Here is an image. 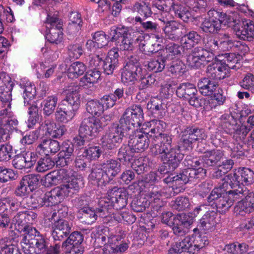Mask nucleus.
<instances>
[{"instance_id":"obj_1","label":"nucleus","mask_w":254,"mask_h":254,"mask_svg":"<svg viewBox=\"0 0 254 254\" xmlns=\"http://www.w3.org/2000/svg\"><path fill=\"white\" fill-rule=\"evenodd\" d=\"M185 162L187 163L188 167L187 169L184 170L177 175L169 176L163 179L164 183L172 184V186L168 187L167 189L172 190L173 196L185 190V184L193 181L194 179H200L203 178L206 173V170L201 167L196 169L200 164L199 160L196 158L190 160V157H187Z\"/></svg>"},{"instance_id":"obj_2","label":"nucleus","mask_w":254,"mask_h":254,"mask_svg":"<svg viewBox=\"0 0 254 254\" xmlns=\"http://www.w3.org/2000/svg\"><path fill=\"white\" fill-rule=\"evenodd\" d=\"M120 163L116 160L110 159L101 165L94 164L89 176L92 184L98 187L105 186L120 171Z\"/></svg>"},{"instance_id":"obj_3","label":"nucleus","mask_w":254,"mask_h":254,"mask_svg":"<svg viewBox=\"0 0 254 254\" xmlns=\"http://www.w3.org/2000/svg\"><path fill=\"white\" fill-rule=\"evenodd\" d=\"M167 188L168 187L164 189L163 191H160L157 189L153 188V190L148 192L144 197L134 198L131 203L132 209L134 211L141 212L150 205L154 211L158 212L163 205L160 197L163 195L166 197L173 195L172 190H169Z\"/></svg>"},{"instance_id":"obj_4","label":"nucleus","mask_w":254,"mask_h":254,"mask_svg":"<svg viewBox=\"0 0 254 254\" xmlns=\"http://www.w3.org/2000/svg\"><path fill=\"white\" fill-rule=\"evenodd\" d=\"M110 35L112 37L111 41L115 42L117 51L132 50L133 42L142 41L143 38L138 31L125 27L111 28Z\"/></svg>"},{"instance_id":"obj_5","label":"nucleus","mask_w":254,"mask_h":254,"mask_svg":"<svg viewBox=\"0 0 254 254\" xmlns=\"http://www.w3.org/2000/svg\"><path fill=\"white\" fill-rule=\"evenodd\" d=\"M102 126L99 120L93 117L84 118L79 129V135L73 139V143L79 148H82L90 139L95 137Z\"/></svg>"},{"instance_id":"obj_6","label":"nucleus","mask_w":254,"mask_h":254,"mask_svg":"<svg viewBox=\"0 0 254 254\" xmlns=\"http://www.w3.org/2000/svg\"><path fill=\"white\" fill-rule=\"evenodd\" d=\"M143 120V112L141 106L133 105L126 109L118 125L126 132L132 128L140 127Z\"/></svg>"},{"instance_id":"obj_7","label":"nucleus","mask_w":254,"mask_h":254,"mask_svg":"<svg viewBox=\"0 0 254 254\" xmlns=\"http://www.w3.org/2000/svg\"><path fill=\"white\" fill-rule=\"evenodd\" d=\"M226 177L229 185L237 190L246 188L244 185L248 186L254 182V172L248 168L240 167L235 169Z\"/></svg>"},{"instance_id":"obj_8","label":"nucleus","mask_w":254,"mask_h":254,"mask_svg":"<svg viewBox=\"0 0 254 254\" xmlns=\"http://www.w3.org/2000/svg\"><path fill=\"white\" fill-rule=\"evenodd\" d=\"M153 5L166 16H169V11H172L174 12L175 16L184 22H188L191 18V13L188 10L180 5L175 4L172 0H154Z\"/></svg>"},{"instance_id":"obj_9","label":"nucleus","mask_w":254,"mask_h":254,"mask_svg":"<svg viewBox=\"0 0 254 254\" xmlns=\"http://www.w3.org/2000/svg\"><path fill=\"white\" fill-rule=\"evenodd\" d=\"M214 54L201 47L193 48L187 56V64L191 67L199 68L213 61Z\"/></svg>"},{"instance_id":"obj_10","label":"nucleus","mask_w":254,"mask_h":254,"mask_svg":"<svg viewBox=\"0 0 254 254\" xmlns=\"http://www.w3.org/2000/svg\"><path fill=\"white\" fill-rule=\"evenodd\" d=\"M207 136L201 128L192 126L187 127L181 132L179 144L185 149L192 148V144L206 139Z\"/></svg>"},{"instance_id":"obj_11","label":"nucleus","mask_w":254,"mask_h":254,"mask_svg":"<svg viewBox=\"0 0 254 254\" xmlns=\"http://www.w3.org/2000/svg\"><path fill=\"white\" fill-rule=\"evenodd\" d=\"M118 124H112L100 139V145L104 149H114L121 143L126 132Z\"/></svg>"},{"instance_id":"obj_12","label":"nucleus","mask_w":254,"mask_h":254,"mask_svg":"<svg viewBox=\"0 0 254 254\" xmlns=\"http://www.w3.org/2000/svg\"><path fill=\"white\" fill-rule=\"evenodd\" d=\"M142 69L138 61L131 57L123 69L121 75L122 82L125 85H132L142 76Z\"/></svg>"},{"instance_id":"obj_13","label":"nucleus","mask_w":254,"mask_h":254,"mask_svg":"<svg viewBox=\"0 0 254 254\" xmlns=\"http://www.w3.org/2000/svg\"><path fill=\"white\" fill-rule=\"evenodd\" d=\"M63 23L61 20L55 15L48 14L46 18V27L49 29V33L46 35V38L50 43L58 44L63 40Z\"/></svg>"},{"instance_id":"obj_14","label":"nucleus","mask_w":254,"mask_h":254,"mask_svg":"<svg viewBox=\"0 0 254 254\" xmlns=\"http://www.w3.org/2000/svg\"><path fill=\"white\" fill-rule=\"evenodd\" d=\"M240 198L242 200L238 201L234 208L237 215L244 216L254 210V191H250L247 188L239 190Z\"/></svg>"},{"instance_id":"obj_15","label":"nucleus","mask_w":254,"mask_h":254,"mask_svg":"<svg viewBox=\"0 0 254 254\" xmlns=\"http://www.w3.org/2000/svg\"><path fill=\"white\" fill-rule=\"evenodd\" d=\"M235 65L225 64L223 61L215 59L211 64L207 68V73L208 77L217 81L228 77L230 68H234Z\"/></svg>"},{"instance_id":"obj_16","label":"nucleus","mask_w":254,"mask_h":254,"mask_svg":"<svg viewBox=\"0 0 254 254\" xmlns=\"http://www.w3.org/2000/svg\"><path fill=\"white\" fill-rule=\"evenodd\" d=\"M194 244L193 237L188 236L172 245L169 254H191L196 249H200L203 246Z\"/></svg>"},{"instance_id":"obj_17","label":"nucleus","mask_w":254,"mask_h":254,"mask_svg":"<svg viewBox=\"0 0 254 254\" xmlns=\"http://www.w3.org/2000/svg\"><path fill=\"white\" fill-rule=\"evenodd\" d=\"M83 185L82 179L81 178H70L65 184L54 189L52 194L57 196L60 202L65 196L73 193L72 190H77Z\"/></svg>"},{"instance_id":"obj_18","label":"nucleus","mask_w":254,"mask_h":254,"mask_svg":"<svg viewBox=\"0 0 254 254\" xmlns=\"http://www.w3.org/2000/svg\"><path fill=\"white\" fill-rule=\"evenodd\" d=\"M239 190L229 186V189L224 191L219 199L215 202L217 210L222 213L225 212L233 205V202L240 199Z\"/></svg>"},{"instance_id":"obj_19","label":"nucleus","mask_w":254,"mask_h":254,"mask_svg":"<svg viewBox=\"0 0 254 254\" xmlns=\"http://www.w3.org/2000/svg\"><path fill=\"white\" fill-rule=\"evenodd\" d=\"M248 132L247 128L245 127H243L240 130H237L234 134L233 137L236 139V142L229 146L231 150V156L232 158L238 159L244 157L246 150L245 147H246V144L243 141V139Z\"/></svg>"},{"instance_id":"obj_20","label":"nucleus","mask_w":254,"mask_h":254,"mask_svg":"<svg viewBox=\"0 0 254 254\" xmlns=\"http://www.w3.org/2000/svg\"><path fill=\"white\" fill-rule=\"evenodd\" d=\"M146 133L147 131L142 130L141 128L132 132L129 136L128 144L134 151L143 152L148 147L149 140Z\"/></svg>"},{"instance_id":"obj_21","label":"nucleus","mask_w":254,"mask_h":254,"mask_svg":"<svg viewBox=\"0 0 254 254\" xmlns=\"http://www.w3.org/2000/svg\"><path fill=\"white\" fill-rule=\"evenodd\" d=\"M180 147L182 146L180 144L175 145L158 154L163 163L168 164L172 170L177 168L184 158V154L180 152Z\"/></svg>"},{"instance_id":"obj_22","label":"nucleus","mask_w":254,"mask_h":254,"mask_svg":"<svg viewBox=\"0 0 254 254\" xmlns=\"http://www.w3.org/2000/svg\"><path fill=\"white\" fill-rule=\"evenodd\" d=\"M37 215L30 209L19 211L16 213L12 219V223L18 231H22L26 227L31 226L37 218Z\"/></svg>"},{"instance_id":"obj_23","label":"nucleus","mask_w":254,"mask_h":254,"mask_svg":"<svg viewBox=\"0 0 254 254\" xmlns=\"http://www.w3.org/2000/svg\"><path fill=\"white\" fill-rule=\"evenodd\" d=\"M161 12V17L159 20L165 24L162 28L165 37L173 41H176L179 39L180 33V27L181 24L174 20H170Z\"/></svg>"},{"instance_id":"obj_24","label":"nucleus","mask_w":254,"mask_h":254,"mask_svg":"<svg viewBox=\"0 0 254 254\" xmlns=\"http://www.w3.org/2000/svg\"><path fill=\"white\" fill-rule=\"evenodd\" d=\"M72 223L66 220L60 219L52 226V236L55 241H61L71 231Z\"/></svg>"},{"instance_id":"obj_25","label":"nucleus","mask_w":254,"mask_h":254,"mask_svg":"<svg viewBox=\"0 0 254 254\" xmlns=\"http://www.w3.org/2000/svg\"><path fill=\"white\" fill-rule=\"evenodd\" d=\"M2 108L0 111V121H1L2 125H4L10 131H17L18 130V121L14 117L11 111V101L9 105L6 103H1Z\"/></svg>"},{"instance_id":"obj_26","label":"nucleus","mask_w":254,"mask_h":254,"mask_svg":"<svg viewBox=\"0 0 254 254\" xmlns=\"http://www.w3.org/2000/svg\"><path fill=\"white\" fill-rule=\"evenodd\" d=\"M13 82L11 78L4 72H0V100L1 103H6L9 105L11 101V91Z\"/></svg>"},{"instance_id":"obj_27","label":"nucleus","mask_w":254,"mask_h":254,"mask_svg":"<svg viewBox=\"0 0 254 254\" xmlns=\"http://www.w3.org/2000/svg\"><path fill=\"white\" fill-rule=\"evenodd\" d=\"M208 18H205L202 22L200 28L206 33H214L221 29L220 22L219 21L218 11L213 9L208 11Z\"/></svg>"},{"instance_id":"obj_28","label":"nucleus","mask_w":254,"mask_h":254,"mask_svg":"<svg viewBox=\"0 0 254 254\" xmlns=\"http://www.w3.org/2000/svg\"><path fill=\"white\" fill-rule=\"evenodd\" d=\"M224 151L220 149H212L205 151L201 156V162L204 167H213L219 165L223 159Z\"/></svg>"},{"instance_id":"obj_29","label":"nucleus","mask_w":254,"mask_h":254,"mask_svg":"<svg viewBox=\"0 0 254 254\" xmlns=\"http://www.w3.org/2000/svg\"><path fill=\"white\" fill-rule=\"evenodd\" d=\"M166 127L165 123L160 120H153L143 124L141 129L146 131L147 134L152 136L154 139L163 133L164 130Z\"/></svg>"},{"instance_id":"obj_30","label":"nucleus","mask_w":254,"mask_h":254,"mask_svg":"<svg viewBox=\"0 0 254 254\" xmlns=\"http://www.w3.org/2000/svg\"><path fill=\"white\" fill-rule=\"evenodd\" d=\"M160 141L152 145L150 147V152L152 155L156 156L161 153L167 151L172 146V138L171 135L167 133H163L155 139V140Z\"/></svg>"},{"instance_id":"obj_31","label":"nucleus","mask_w":254,"mask_h":254,"mask_svg":"<svg viewBox=\"0 0 254 254\" xmlns=\"http://www.w3.org/2000/svg\"><path fill=\"white\" fill-rule=\"evenodd\" d=\"M60 150L59 142L57 140L51 139H43L36 148L37 152L46 156L50 154H55Z\"/></svg>"},{"instance_id":"obj_32","label":"nucleus","mask_w":254,"mask_h":254,"mask_svg":"<svg viewBox=\"0 0 254 254\" xmlns=\"http://www.w3.org/2000/svg\"><path fill=\"white\" fill-rule=\"evenodd\" d=\"M109 193L111 196L113 210H120L127 205V197L126 191L115 187L110 190Z\"/></svg>"},{"instance_id":"obj_33","label":"nucleus","mask_w":254,"mask_h":254,"mask_svg":"<svg viewBox=\"0 0 254 254\" xmlns=\"http://www.w3.org/2000/svg\"><path fill=\"white\" fill-rule=\"evenodd\" d=\"M235 32L238 38L252 41L254 38V22L252 21L243 22L240 27H236Z\"/></svg>"},{"instance_id":"obj_34","label":"nucleus","mask_w":254,"mask_h":254,"mask_svg":"<svg viewBox=\"0 0 254 254\" xmlns=\"http://www.w3.org/2000/svg\"><path fill=\"white\" fill-rule=\"evenodd\" d=\"M119 54L116 49H111L107 57L103 62L104 72L108 75L113 74L114 70L118 67Z\"/></svg>"},{"instance_id":"obj_35","label":"nucleus","mask_w":254,"mask_h":254,"mask_svg":"<svg viewBox=\"0 0 254 254\" xmlns=\"http://www.w3.org/2000/svg\"><path fill=\"white\" fill-rule=\"evenodd\" d=\"M77 112L66 106L65 103L59 105L55 112V119L58 123H67L71 121Z\"/></svg>"},{"instance_id":"obj_36","label":"nucleus","mask_w":254,"mask_h":254,"mask_svg":"<svg viewBox=\"0 0 254 254\" xmlns=\"http://www.w3.org/2000/svg\"><path fill=\"white\" fill-rule=\"evenodd\" d=\"M70 176V170L61 169L48 174L45 178V181L50 185H56L62 182L66 183Z\"/></svg>"},{"instance_id":"obj_37","label":"nucleus","mask_w":254,"mask_h":254,"mask_svg":"<svg viewBox=\"0 0 254 254\" xmlns=\"http://www.w3.org/2000/svg\"><path fill=\"white\" fill-rule=\"evenodd\" d=\"M54 189L51 191L47 192L45 194L41 195L33 199L32 207L34 208L41 207L44 206H49L57 204L60 202L59 198L57 196L52 194Z\"/></svg>"},{"instance_id":"obj_38","label":"nucleus","mask_w":254,"mask_h":254,"mask_svg":"<svg viewBox=\"0 0 254 254\" xmlns=\"http://www.w3.org/2000/svg\"><path fill=\"white\" fill-rule=\"evenodd\" d=\"M108 196H104L99 198L98 202V207L97 208V213L100 217H108L112 216L113 212L111 196L108 192Z\"/></svg>"},{"instance_id":"obj_39","label":"nucleus","mask_w":254,"mask_h":254,"mask_svg":"<svg viewBox=\"0 0 254 254\" xmlns=\"http://www.w3.org/2000/svg\"><path fill=\"white\" fill-rule=\"evenodd\" d=\"M218 86V82L210 78L209 77L200 79L197 83L199 91L204 96L212 95Z\"/></svg>"},{"instance_id":"obj_40","label":"nucleus","mask_w":254,"mask_h":254,"mask_svg":"<svg viewBox=\"0 0 254 254\" xmlns=\"http://www.w3.org/2000/svg\"><path fill=\"white\" fill-rule=\"evenodd\" d=\"M216 211H208L199 221L198 226L204 231H208L213 230L217 224Z\"/></svg>"},{"instance_id":"obj_41","label":"nucleus","mask_w":254,"mask_h":254,"mask_svg":"<svg viewBox=\"0 0 254 254\" xmlns=\"http://www.w3.org/2000/svg\"><path fill=\"white\" fill-rule=\"evenodd\" d=\"M18 240L5 237L0 239V249L4 254H21L17 247Z\"/></svg>"},{"instance_id":"obj_42","label":"nucleus","mask_w":254,"mask_h":254,"mask_svg":"<svg viewBox=\"0 0 254 254\" xmlns=\"http://www.w3.org/2000/svg\"><path fill=\"white\" fill-rule=\"evenodd\" d=\"M63 103H65L66 106L77 112L80 105V100L76 87H72L68 90Z\"/></svg>"},{"instance_id":"obj_43","label":"nucleus","mask_w":254,"mask_h":254,"mask_svg":"<svg viewBox=\"0 0 254 254\" xmlns=\"http://www.w3.org/2000/svg\"><path fill=\"white\" fill-rule=\"evenodd\" d=\"M109 234V229L107 227L99 226L93 229L91 237L94 238L95 243L101 247L107 244Z\"/></svg>"},{"instance_id":"obj_44","label":"nucleus","mask_w":254,"mask_h":254,"mask_svg":"<svg viewBox=\"0 0 254 254\" xmlns=\"http://www.w3.org/2000/svg\"><path fill=\"white\" fill-rule=\"evenodd\" d=\"M221 124L222 128L227 133H234L235 134L237 130H240L242 127L238 128L237 121L233 116L230 114H224L220 117ZM243 126H242L243 127Z\"/></svg>"},{"instance_id":"obj_45","label":"nucleus","mask_w":254,"mask_h":254,"mask_svg":"<svg viewBox=\"0 0 254 254\" xmlns=\"http://www.w3.org/2000/svg\"><path fill=\"white\" fill-rule=\"evenodd\" d=\"M147 108L153 114L163 116L166 111L167 105L163 100L157 97L152 98L147 104Z\"/></svg>"},{"instance_id":"obj_46","label":"nucleus","mask_w":254,"mask_h":254,"mask_svg":"<svg viewBox=\"0 0 254 254\" xmlns=\"http://www.w3.org/2000/svg\"><path fill=\"white\" fill-rule=\"evenodd\" d=\"M201 40V36L197 32L192 30L182 36L181 41L184 47L190 49L199 43Z\"/></svg>"},{"instance_id":"obj_47","label":"nucleus","mask_w":254,"mask_h":254,"mask_svg":"<svg viewBox=\"0 0 254 254\" xmlns=\"http://www.w3.org/2000/svg\"><path fill=\"white\" fill-rule=\"evenodd\" d=\"M197 90L195 86L190 83L181 84L176 90V94L180 98H185L187 99L195 95Z\"/></svg>"},{"instance_id":"obj_48","label":"nucleus","mask_w":254,"mask_h":254,"mask_svg":"<svg viewBox=\"0 0 254 254\" xmlns=\"http://www.w3.org/2000/svg\"><path fill=\"white\" fill-rule=\"evenodd\" d=\"M222 183L219 185V187L215 188L213 190L207 198L209 203L214 201L211 204L213 208L215 207V202H217L218 199H219L224 191L229 189V183L224 180H222Z\"/></svg>"},{"instance_id":"obj_49","label":"nucleus","mask_w":254,"mask_h":254,"mask_svg":"<svg viewBox=\"0 0 254 254\" xmlns=\"http://www.w3.org/2000/svg\"><path fill=\"white\" fill-rule=\"evenodd\" d=\"M86 111L93 117H99L104 111L103 106L100 101L90 99L87 101L85 105Z\"/></svg>"},{"instance_id":"obj_50","label":"nucleus","mask_w":254,"mask_h":254,"mask_svg":"<svg viewBox=\"0 0 254 254\" xmlns=\"http://www.w3.org/2000/svg\"><path fill=\"white\" fill-rule=\"evenodd\" d=\"M57 102L58 98L54 95L48 96L42 102L41 105L44 116L49 117L54 113Z\"/></svg>"},{"instance_id":"obj_51","label":"nucleus","mask_w":254,"mask_h":254,"mask_svg":"<svg viewBox=\"0 0 254 254\" xmlns=\"http://www.w3.org/2000/svg\"><path fill=\"white\" fill-rule=\"evenodd\" d=\"M22 231H23L24 234L21 240V244H31L33 245L38 236L42 235L35 228L31 226L26 227V229L23 230Z\"/></svg>"},{"instance_id":"obj_52","label":"nucleus","mask_w":254,"mask_h":254,"mask_svg":"<svg viewBox=\"0 0 254 254\" xmlns=\"http://www.w3.org/2000/svg\"><path fill=\"white\" fill-rule=\"evenodd\" d=\"M86 70V66L82 62H75L69 67L67 76L70 78H77L83 75Z\"/></svg>"},{"instance_id":"obj_53","label":"nucleus","mask_w":254,"mask_h":254,"mask_svg":"<svg viewBox=\"0 0 254 254\" xmlns=\"http://www.w3.org/2000/svg\"><path fill=\"white\" fill-rule=\"evenodd\" d=\"M134 11L142 16L141 18L146 19L151 16L152 11L149 3L143 1L136 2L133 6Z\"/></svg>"},{"instance_id":"obj_54","label":"nucleus","mask_w":254,"mask_h":254,"mask_svg":"<svg viewBox=\"0 0 254 254\" xmlns=\"http://www.w3.org/2000/svg\"><path fill=\"white\" fill-rule=\"evenodd\" d=\"M79 213L81 214V222L88 225L95 222L97 218V214L94 209L89 207H83L80 209Z\"/></svg>"},{"instance_id":"obj_55","label":"nucleus","mask_w":254,"mask_h":254,"mask_svg":"<svg viewBox=\"0 0 254 254\" xmlns=\"http://www.w3.org/2000/svg\"><path fill=\"white\" fill-rule=\"evenodd\" d=\"M145 20L141 18L140 16H136L134 18L135 23L136 24H140L144 31L156 33L160 30V27L158 24L151 21H144Z\"/></svg>"},{"instance_id":"obj_56","label":"nucleus","mask_w":254,"mask_h":254,"mask_svg":"<svg viewBox=\"0 0 254 254\" xmlns=\"http://www.w3.org/2000/svg\"><path fill=\"white\" fill-rule=\"evenodd\" d=\"M28 113L29 117L28 119L27 126L29 128H33L39 122L41 116L39 111V108L35 104H29Z\"/></svg>"},{"instance_id":"obj_57","label":"nucleus","mask_w":254,"mask_h":254,"mask_svg":"<svg viewBox=\"0 0 254 254\" xmlns=\"http://www.w3.org/2000/svg\"><path fill=\"white\" fill-rule=\"evenodd\" d=\"M219 21L220 22V26L221 25H227L230 27H233L234 30L236 27H240L241 25L240 21L235 18L233 15H227L225 13L218 11Z\"/></svg>"},{"instance_id":"obj_58","label":"nucleus","mask_w":254,"mask_h":254,"mask_svg":"<svg viewBox=\"0 0 254 254\" xmlns=\"http://www.w3.org/2000/svg\"><path fill=\"white\" fill-rule=\"evenodd\" d=\"M23 99L25 106L30 104V102L32 101L36 95V88L33 83L30 82H26L23 85Z\"/></svg>"},{"instance_id":"obj_59","label":"nucleus","mask_w":254,"mask_h":254,"mask_svg":"<svg viewBox=\"0 0 254 254\" xmlns=\"http://www.w3.org/2000/svg\"><path fill=\"white\" fill-rule=\"evenodd\" d=\"M135 152L132 147L128 144V145H124L119 149L118 157L121 161L129 163L132 160Z\"/></svg>"},{"instance_id":"obj_60","label":"nucleus","mask_w":254,"mask_h":254,"mask_svg":"<svg viewBox=\"0 0 254 254\" xmlns=\"http://www.w3.org/2000/svg\"><path fill=\"white\" fill-rule=\"evenodd\" d=\"M166 65H167L166 59L165 58H159L148 62L145 66L148 70L157 72L162 71Z\"/></svg>"},{"instance_id":"obj_61","label":"nucleus","mask_w":254,"mask_h":254,"mask_svg":"<svg viewBox=\"0 0 254 254\" xmlns=\"http://www.w3.org/2000/svg\"><path fill=\"white\" fill-rule=\"evenodd\" d=\"M181 46L174 43H170L166 46V52L167 54L165 59L166 61L172 60L178 58L181 54Z\"/></svg>"},{"instance_id":"obj_62","label":"nucleus","mask_w":254,"mask_h":254,"mask_svg":"<svg viewBox=\"0 0 254 254\" xmlns=\"http://www.w3.org/2000/svg\"><path fill=\"white\" fill-rule=\"evenodd\" d=\"M103 249V252L105 254H115L125 252L128 248V244L123 243L120 244L119 247L107 243Z\"/></svg>"},{"instance_id":"obj_63","label":"nucleus","mask_w":254,"mask_h":254,"mask_svg":"<svg viewBox=\"0 0 254 254\" xmlns=\"http://www.w3.org/2000/svg\"><path fill=\"white\" fill-rule=\"evenodd\" d=\"M170 205L173 209L180 211L189 208L190 203L187 197L181 196L178 197L174 201H172Z\"/></svg>"},{"instance_id":"obj_64","label":"nucleus","mask_w":254,"mask_h":254,"mask_svg":"<svg viewBox=\"0 0 254 254\" xmlns=\"http://www.w3.org/2000/svg\"><path fill=\"white\" fill-rule=\"evenodd\" d=\"M131 168L138 175L143 174L148 168V161L143 157L134 159L131 163Z\"/></svg>"}]
</instances>
